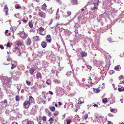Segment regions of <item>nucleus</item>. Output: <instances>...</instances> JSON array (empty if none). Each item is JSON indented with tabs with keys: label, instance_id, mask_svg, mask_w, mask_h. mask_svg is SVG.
Returning <instances> with one entry per match:
<instances>
[{
	"label": "nucleus",
	"instance_id": "nucleus-1",
	"mask_svg": "<svg viewBox=\"0 0 124 124\" xmlns=\"http://www.w3.org/2000/svg\"><path fill=\"white\" fill-rule=\"evenodd\" d=\"M56 93L57 96H62L64 93V89L61 87H57L56 88Z\"/></svg>",
	"mask_w": 124,
	"mask_h": 124
},
{
	"label": "nucleus",
	"instance_id": "nucleus-2",
	"mask_svg": "<svg viewBox=\"0 0 124 124\" xmlns=\"http://www.w3.org/2000/svg\"><path fill=\"white\" fill-rule=\"evenodd\" d=\"M1 80L3 85H6L7 86L10 83V80L6 76L3 77Z\"/></svg>",
	"mask_w": 124,
	"mask_h": 124
},
{
	"label": "nucleus",
	"instance_id": "nucleus-3",
	"mask_svg": "<svg viewBox=\"0 0 124 124\" xmlns=\"http://www.w3.org/2000/svg\"><path fill=\"white\" fill-rule=\"evenodd\" d=\"M19 36L22 39L24 40L27 37L28 35L24 31H20L18 33Z\"/></svg>",
	"mask_w": 124,
	"mask_h": 124
},
{
	"label": "nucleus",
	"instance_id": "nucleus-4",
	"mask_svg": "<svg viewBox=\"0 0 124 124\" xmlns=\"http://www.w3.org/2000/svg\"><path fill=\"white\" fill-rule=\"evenodd\" d=\"M95 119L97 120V121L99 123L103 122V121L104 119L103 117L101 116H95Z\"/></svg>",
	"mask_w": 124,
	"mask_h": 124
},
{
	"label": "nucleus",
	"instance_id": "nucleus-5",
	"mask_svg": "<svg viewBox=\"0 0 124 124\" xmlns=\"http://www.w3.org/2000/svg\"><path fill=\"white\" fill-rule=\"evenodd\" d=\"M38 15L40 17L43 18H45L46 17L45 14L40 9L39 10V11Z\"/></svg>",
	"mask_w": 124,
	"mask_h": 124
},
{
	"label": "nucleus",
	"instance_id": "nucleus-6",
	"mask_svg": "<svg viewBox=\"0 0 124 124\" xmlns=\"http://www.w3.org/2000/svg\"><path fill=\"white\" fill-rule=\"evenodd\" d=\"M37 106H34L33 107V108H32L31 110V114L33 115H34L37 112L36 110L35 109L36 107H37Z\"/></svg>",
	"mask_w": 124,
	"mask_h": 124
},
{
	"label": "nucleus",
	"instance_id": "nucleus-7",
	"mask_svg": "<svg viewBox=\"0 0 124 124\" xmlns=\"http://www.w3.org/2000/svg\"><path fill=\"white\" fill-rule=\"evenodd\" d=\"M30 105L31 104L28 101H25L23 103L24 107L26 108H28Z\"/></svg>",
	"mask_w": 124,
	"mask_h": 124
},
{
	"label": "nucleus",
	"instance_id": "nucleus-8",
	"mask_svg": "<svg viewBox=\"0 0 124 124\" xmlns=\"http://www.w3.org/2000/svg\"><path fill=\"white\" fill-rule=\"evenodd\" d=\"M28 101L31 104V103H34V100L33 97L31 96H29V100Z\"/></svg>",
	"mask_w": 124,
	"mask_h": 124
},
{
	"label": "nucleus",
	"instance_id": "nucleus-9",
	"mask_svg": "<svg viewBox=\"0 0 124 124\" xmlns=\"http://www.w3.org/2000/svg\"><path fill=\"white\" fill-rule=\"evenodd\" d=\"M94 65L98 67H99L101 64V62L97 61H94Z\"/></svg>",
	"mask_w": 124,
	"mask_h": 124
},
{
	"label": "nucleus",
	"instance_id": "nucleus-10",
	"mask_svg": "<svg viewBox=\"0 0 124 124\" xmlns=\"http://www.w3.org/2000/svg\"><path fill=\"white\" fill-rule=\"evenodd\" d=\"M12 67L11 68V69H13L14 68H15L16 67V65H17V63L16 62V61L15 62L14 61H13L11 63Z\"/></svg>",
	"mask_w": 124,
	"mask_h": 124
},
{
	"label": "nucleus",
	"instance_id": "nucleus-11",
	"mask_svg": "<svg viewBox=\"0 0 124 124\" xmlns=\"http://www.w3.org/2000/svg\"><path fill=\"white\" fill-rule=\"evenodd\" d=\"M80 118L78 115H76L75 116V118L74 119V121L75 122H77L79 121L80 120Z\"/></svg>",
	"mask_w": 124,
	"mask_h": 124
},
{
	"label": "nucleus",
	"instance_id": "nucleus-12",
	"mask_svg": "<svg viewBox=\"0 0 124 124\" xmlns=\"http://www.w3.org/2000/svg\"><path fill=\"white\" fill-rule=\"evenodd\" d=\"M23 122L25 123L26 124H34L32 121L28 120V119H26L23 121Z\"/></svg>",
	"mask_w": 124,
	"mask_h": 124
},
{
	"label": "nucleus",
	"instance_id": "nucleus-13",
	"mask_svg": "<svg viewBox=\"0 0 124 124\" xmlns=\"http://www.w3.org/2000/svg\"><path fill=\"white\" fill-rule=\"evenodd\" d=\"M99 0H92V2L94 6H97L98 5L99 3Z\"/></svg>",
	"mask_w": 124,
	"mask_h": 124
},
{
	"label": "nucleus",
	"instance_id": "nucleus-14",
	"mask_svg": "<svg viewBox=\"0 0 124 124\" xmlns=\"http://www.w3.org/2000/svg\"><path fill=\"white\" fill-rule=\"evenodd\" d=\"M31 40L30 39H27L26 41V45L27 46H30L31 43Z\"/></svg>",
	"mask_w": 124,
	"mask_h": 124
},
{
	"label": "nucleus",
	"instance_id": "nucleus-15",
	"mask_svg": "<svg viewBox=\"0 0 124 124\" xmlns=\"http://www.w3.org/2000/svg\"><path fill=\"white\" fill-rule=\"evenodd\" d=\"M84 102V99L82 97H81L80 98H79V99L78 100V103L79 104L83 103Z\"/></svg>",
	"mask_w": 124,
	"mask_h": 124
},
{
	"label": "nucleus",
	"instance_id": "nucleus-16",
	"mask_svg": "<svg viewBox=\"0 0 124 124\" xmlns=\"http://www.w3.org/2000/svg\"><path fill=\"white\" fill-rule=\"evenodd\" d=\"M84 42H85L86 43H87L90 42L91 43L92 42V40L91 39L87 38L84 40Z\"/></svg>",
	"mask_w": 124,
	"mask_h": 124
},
{
	"label": "nucleus",
	"instance_id": "nucleus-17",
	"mask_svg": "<svg viewBox=\"0 0 124 124\" xmlns=\"http://www.w3.org/2000/svg\"><path fill=\"white\" fill-rule=\"evenodd\" d=\"M70 2L73 5L78 4V2L77 0H70Z\"/></svg>",
	"mask_w": 124,
	"mask_h": 124
},
{
	"label": "nucleus",
	"instance_id": "nucleus-18",
	"mask_svg": "<svg viewBox=\"0 0 124 124\" xmlns=\"http://www.w3.org/2000/svg\"><path fill=\"white\" fill-rule=\"evenodd\" d=\"M53 82L55 84H57L61 83L60 81L57 79H54L53 81Z\"/></svg>",
	"mask_w": 124,
	"mask_h": 124
},
{
	"label": "nucleus",
	"instance_id": "nucleus-19",
	"mask_svg": "<svg viewBox=\"0 0 124 124\" xmlns=\"http://www.w3.org/2000/svg\"><path fill=\"white\" fill-rule=\"evenodd\" d=\"M80 54L82 57L86 56L87 55V53L83 51L81 52Z\"/></svg>",
	"mask_w": 124,
	"mask_h": 124
},
{
	"label": "nucleus",
	"instance_id": "nucleus-20",
	"mask_svg": "<svg viewBox=\"0 0 124 124\" xmlns=\"http://www.w3.org/2000/svg\"><path fill=\"white\" fill-rule=\"evenodd\" d=\"M36 76L37 79L42 78V75L39 72H38L36 74Z\"/></svg>",
	"mask_w": 124,
	"mask_h": 124
},
{
	"label": "nucleus",
	"instance_id": "nucleus-21",
	"mask_svg": "<svg viewBox=\"0 0 124 124\" xmlns=\"http://www.w3.org/2000/svg\"><path fill=\"white\" fill-rule=\"evenodd\" d=\"M35 69H34L33 68H31L29 70V72L31 74V75H32L33 73L35 71Z\"/></svg>",
	"mask_w": 124,
	"mask_h": 124
},
{
	"label": "nucleus",
	"instance_id": "nucleus-22",
	"mask_svg": "<svg viewBox=\"0 0 124 124\" xmlns=\"http://www.w3.org/2000/svg\"><path fill=\"white\" fill-rule=\"evenodd\" d=\"M65 120L66 121L67 124H70V123L72 122L71 119L67 118L65 119Z\"/></svg>",
	"mask_w": 124,
	"mask_h": 124
},
{
	"label": "nucleus",
	"instance_id": "nucleus-23",
	"mask_svg": "<svg viewBox=\"0 0 124 124\" xmlns=\"http://www.w3.org/2000/svg\"><path fill=\"white\" fill-rule=\"evenodd\" d=\"M120 69L121 67L119 65H118L116 66L114 68L115 70L117 71L120 70Z\"/></svg>",
	"mask_w": 124,
	"mask_h": 124
},
{
	"label": "nucleus",
	"instance_id": "nucleus-24",
	"mask_svg": "<svg viewBox=\"0 0 124 124\" xmlns=\"http://www.w3.org/2000/svg\"><path fill=\"white\" fill-rule=\"evenodd\" d=\"M41 45L42 46L43 48H45L46 47L47 44L45 42L43 41L42 42Z\"/></svg>",
	"mask_w": 124,
	"mask_h": 124
},
{
	"label": "nucleus",
	"instance_id": "nucleus-25",
	"mask_svg": "<svg viewBox=\"0 0 124 124\" xmlns=\"http://www.w3.org/2000/svg\"><path fill=\"white\" fill-rule=\"evenodd\" d=\"M109 99L111 101V103H113L115 101V98L114 97H112Z\"/></svg>",
	"mask_w": 124,
	"mask_h": 124
},
{
	"label": "nucleus",
	"instance_id": "nucleus-26",
	"mask_svg": "<svg viewBox=\"0 0 124 124\" xmlns=\"http://www.w3.org/2000/svg\"><path fill=\"white\" fill-rule=\"evenodd\" d=\"M46 6L45 3L44 4L42 7V9L43 10H45L46 9Z\"/></svg>",
	"mask_w": 124,
	"mask_h": 124
},
{
	"label": "nucleus",
	"instance_id": "nucleus-27",
	"mask_svg": "<svg viewBox=\"0 0 124 124\" xmlns=\"http://www.w3.org/2000/svg\"><path fill=\"white\" fill-rule=\"evenodd\" d=\"M22 42L19 41L17 42L16 45L17 46H19L22 45Z\"/></svg>",
	"mask_w": 124,
	"mask_h": 124
},
{
	"label": "nucleus",
	"instance_id": "nucleus-28",
	"mask_svg": "<svg viewBox=\"0 0 124 124\" xmlns=\"http://www.w3.org/2000/svg\"><path fill=\"white\" fill-rule=\"evenodd\" d=\"M15 17L19 19H20L21 18V16H20L19 14V13H17L14 16Z\"/></svg>",
	"mask_w": 124,
	"mask_h": 124
},
{
	"label": "nucleus",
	"instance_id": "nucleus-29",
	"mask_svg": "<svg viewBox=\"0 0 124 124\" xmlns=\"http://www.w3.org/2000/svg\"><path fill=\"white\" fill-rule=\"evenodd\" d=\"M74 78L75 81H76L77 84L78 85H79L80 86H81V84H80V83L79 82V81L76 78L74 77Z\"/></svg>",
	"mask_w": 124,
	"mask_h": 124
},
{
	"label": "nucleus",
	"instance_id": "nucleus-30",
	"mask_svg": "<svg viewBox=\"0 0 124 124\" xmlns=\"http://www.w3.org/2000/svg\"><path fill=\"white\" fill-rule=\"evenodd\" d=\"M88 117V114H86L84 115L83 116V119L86 120L87 118Z\"/></svg>",
	"mask_w": 124,
	"mask_h": 124
},
{
	"label": "nucleus",
	"instance_id": "nucleus-31",
	"mask_svg": "<svg viewBox=\"0 0 124 124\" xmlns=\"http://www.w3.org/2000/svg\"><path fill=\"white\" fill-rule=\"evenodd\" d=\"M50 109L52 111H54L55 109V107L54 106L50 107Z\"/></svg>",
	"mask_w": 124,
	"mask_h": 124
},
{
	"label": "nucleus",
	"instance_id": "nucleus-32",
	"mask_svg": "<svg viewBox=\"0 0 124 124\" xmlns=\"http://www.w3.org/2000/svg\"><path fill=\"white\" fill-rule=\"evenodd\" d=\"M118 90L119 92L124 91V87H121L120 88H119Z\"/></svg>",
	"mask_w": 124,
	"mask_h": 124
},
{
	"label": "nucleus",
	"instance_id": "nucleus-33",
	"mask_svg": "<svg viewBox=\"0 0 124 124\" xmlns=\"http://www.w3.org/2000/svg\"><path fill=\"white\" fill-rule=\"evenodd\" d=\"M4 103L5 104V107L6 106H8V104L7 103V101L6 99H5L4 101Z\"/></svg>",
	"mask_w": 124,
	"mask_h": 124
},
{
	"label": "nucleus",
	"instance_id": "nucleus-34",
	"mask_svg": "<svg viewBox=\"0 0 124 124\" xmlns=\"http://www.w3.org/2000/svg\"><path fill=\"white\" fill-rule=\"evenodd\" d=\"M102 101L103 103H106L108 102V101L107 100V99L106 98H105L103 99L102 100Z\"/></svg>",
	"mask_w": 124,
	"mask_h": 124
},
{
	"label": "nucleus",
	"instance_id": "nucleus-35",
	"mask_svg": "<svg viewBox=\"0 0 124 124\" xmlns=\"http://www.w3.org/2000/svg\"><path fill=\"white\" fill-rule=\"evenodd\" d=\"M49 120L50 121V124H52L53 122L54 119L52 118H50Z\"/></svg>",
	"mask_w": 124,
	"mask_h": 124
},
{
	"label": "nucleus",
	"instance_id": "nucleus-36",
	"mask_svg": "<svg viewBox=\"0 0 124 124\" xmlns=\"http://www.w3.org/2000/svg\"><path fill=\"white\" fill-rule=\"evenodd\" d=\"M21 85H18L17 86V89L18 91V92L19 91L20 89H21Z\"/></svg>",
	"mask_w": 124,
	"mask_h": 124
},
{
	"label": "nucleus",
	"instance_id": "nucleus-37",
	"mask_svg": "<svg viewBox=\"0 0 124 124\" xmlns=\"http://www.w3.org/2000/svg\"><path fill=\"white\" fill-rule=\"evenodd\" d=\"M46 83L48 85H50L51 83V81L50 80L48 79L46 82Z\"/></svg>",
	"mask_w": 124,
	"mask_h": 124
},
{
	"label": "nucleus",
	"instance_id": "nucleus-38",
	"mask_svg": "<svg viewBox=\"0 0 124 124\" xmlns=\"http://www.w3.org/2000/svg\"><path fill=\"white\" fill-rule=\"evenodd\" d=\"M110 111L111 112L114 113H116L117 112L116 110L115 109H111Z\"/></svg>",
	"mask_w": 124,
	"mask_h": 124
},
{
	"label": "nucleus",
	"instance_id": "nucleus-39",
	"mask_svg": "<svg viewBox=\"0 0 124 124\" xmlns=\"http://www.w3.org/2000/svg\"><path fill=\"white\" fill-rule=\"evenodd\" d=\"M46 41L48 43H50L51 42L52 39L51 38L48 39L46 38Z\"/></svg>",
	"mask_w": 124,
	"mask_h": 124
},
{
	"label": "nucleus",
	"instance_id": "nucleus-40",
	"mask_svg": "<svg viewBox=\"0 0 124 124\" xmlns=\"http://www.w3.org/2000/svg\"><path fill=\"white\" fill-rule=\"evenodd\" d=\"M44 53H43L42 51H41L38 52V54L39 56H41L42 55H43Z\"/></svg>",
	"mask_w": 124,
	"mask_h": 124
},
{
	"label": "nucleus",
	"instance_id": "nucleus-41",
	"mask_svg": "<svg viewBox=\"0 0 124 124\" xmlns=\"http://www.w3.org/2000/svg\"><path fill=\"white\" fill-rule=\"evenodd\" d=\"M29 25L31 28L33 27V24L31 22H29Z\"/></svg>",
	"mask_w": 124,
	"mask_h": 124
},
{
	"label": "nucleus",
	"instance_id": "nucleus-42",
	"mask_svg": "<svg viewBox=\"0 0 124 124\" xmlns=\"http://www.w3.org/2000/svg\"><path fill=\"white\" fill-rule=\"evenodd\" d=\"M69 84L70 85L72 86H73L74 84V83L73 82L71 81H70L69 82Z\"/></svg>",
	"mask_w": 124,
	"mask_h": 124
},
{
	"label": "nucleus",
	"instance_id": "nucleus-43",
	"mask_svg": "<svg viewBox=\"0 0 124 124\" xmlns=\"http://www.w3.org/2000/svg\"><path fill=\"white\" fill-rule=\"evenodd\" d=\"M61 0H56V1L57 3H58L60 5L62 3V2L61 1Z\"/></svg>",
	"mask_w": 124,
	"mask_h": 124
},
{
	"label": "nucleus",
	"instance_id": "nucleus-44",
	"mask_svg": "<svg viewBox=\"0 0 124 124\" xmlns=\"http://www.w3.org/2000/svg\"><path fill=\"white\" fill-rule=\"evenodd\" d=\"M11 29L12 30V31H13V32H14L15 30H16V28L15 27H12L11 28Z\"/></svg>",
	"mask_w": 124,
	"mask_h": 124
},
{
	"label": "nucleus",
	"instance_id": "nucleus-45",
	"mask_svg": "<svg viewBox=\"0 0 124 124\" xmlns=\"http://www.w3.org/2000/svg\"><path fill=\"white\" fill-rule=\"evenodd\" d=\"M33 38L35 39L36 38L37 39L36 40L37 41H39V36H35L33 37Z\"/></svg>",
	"mask_w": 124,
	"mask_h": 124
},
{
	"label": "nucleus",
	"instance_id": "nucleus-46",
	"mask_svg": "<svg viewBox=\"0 0 124 124\" xmlns=\"http://www.w3.org/2000/svg\"><path fill=\"white\" fill-rule=\"evenodd\" d=\"M96 6H94V7H92L91 9L92 10H94L95 9H97L98 8L97 7H96Z\"/></svg>",
	"mask_w": 124,
	"mask_h": 124
},
{
	"label": "nucleus",
	"instance_id": "nucleus-47",
	"mask_svg": "<svg viewBox=\"0 0 124 124\" xmlns=\"http://www.w3.org/2000/svg\"><path fill=\"white\" fill-rule=\"evenodd\" d=\"M20 97L19 96H17L16 97V99L17 101H18L19 100Z\"/></svg>",
	"mask_w": 124,
	"mask_h": 124
},
{
	"label": "nucleus",
	"instance_id": "nucleus-48",
	"mask_svg": "<svg viewBox=\"0 0 124 124\" xmlns=\"http://www.w3.org/2000/svg\"><path fill=\"white\" fill-rule=\"evenodd\" d=\"M39 29L40 31H44V28L42 27H40Z\"/></svg>",
	"mask_w": 124,
	"mask_h": 124
},
{
	"label": "nucleus",
	"instance_id": "nucleus-49",
	"mask_svg": "<svg viewBox=\"0 0 124 124\" xmlns=\"http://www.w3.org/2000/svg\"><path fill=\"white\" fill-rule=\"evenodd\" d=\"M4 11L5 12V14L6 15H8V9H4Z\"/></svg>",
	"mask_w": 124,
	"mask_h": 124
},
{
	"label": "nucleus",
	"instance_id": "nucleus-50",
	"mask_svg": "<svg viewBox=\"0 0 124 124\" xmlns=\"http://www.w3.org/2000/svg\"><path fill=\"white\" fill-rule=\"evenodd\" d=\"M26 83L28 85H31V82L29 81H26Z\"/></svg>",
	"mask_w": 124,
	"mask_h": 124
},
{
	"label": "nucleus",
	"instance_id": "nucleus-51",
	"mask_svg": "<svg viewBox=\"0 0 124 124\" xmlns=\"http://www.w3.org/2000/svg\"><path fill=\"white\" fill-rule=\"evenodd\" d=\"M67 33H68L69 35H70L71 34L70 31L68 30H67V31H65V33L66 34H67Z\"/></svg>",
	"mask_w": 124,
	"mask_h": 124
},
{
	"label": "nucleus",
	"instance_id": "nucleus-52",
	"mask_svg": "<svg viewBox=\"0 0 124 124\" xmlns=\"http://www.w3.org/2000/svg\"><path fill=\"white\" fill-rule=\"evenodd\" d=\"M42 120L44 121H46V116H44L42 118Z\"/></svg>",
	"mask_w": 124,
	"mask_h": 124
},
{
	"label": "nucleus",
	"instance_id": "nucleus-53",
	"mask_svg": "<svg viewBox=\"0 0 124 124\" xmlns=\"http://www.w3.org/2000/svg\"><path fill=\"white\" fill-rule=\"evenodd\" d=\"M108 40L109 42H111L112 41V39L111 38H109L107 39Z\"/></svg>",
	"mask_w": 124,
	"mask_h": 124
},
{
	"label": "nucleus",
	"instance_id": "nucleus-54",
	"mask_svg": "<svg viewBox=\"0 0 124 124\" xmlns=\"http://www.w3.org/2000/svg\"><path fill=\"white\" fill-rule=\"evenodd\" d=\"M46 38L47 39H50L51 38V36L50 35L48 34L46 37Z\"/></svg>",
	"mask_w": 124,
	"mask_h": 124
},
{
	"label": "nucleus",
	"instance_id": "nucleus-55",
	"mask_svg": "<svg viewBox=\"0 0 124 124\" xmlns=\"http://www.w3.org/2000/svg\"><path fill=\"white\" fill-rule=\"evenodd\" d=\"M21 7L20 6H17L16 5H15V8L16 9H19V8H21Z\"/></svg>",
	"mask_w": 124,
	"mask_h": 124
},
{
	"label": "nucleus",
	"instance_id": "nucleus-56",
	"mask_svg": "<svg viewBox=\"0 0 124 124\" xmlns=\"http://www.w3.org/2000/svg\"><path fill=\"white\" fill-rule=\"evenodd\" d=\"M67 13L68 15V16H69L71 15V12L70 11H68L67 12Z\"/></svg>",
	"mask_w": 124,
	"mask_h": 124
},
{
	"label": "nucleus",
	"instance_id": "nucleus-57",
	"mask_svg": "<svg viewBox=\"0 0 124 124\" xmlns=\"http://www.w3.org/2000/svg\"><path fill=\"white\" fill-rule=\"evenodd\" d=\"M48 116L49 117H51L52 116L51 113L50 112H48Z\"/></svg>",
	"mask_w": 124,
	"mask_h": 124
},
{
	"label": "nucleus",
	"instance_id": "nucleus-58",
	"mask_svg": "<svg viewBox=\"0 0 124 124\" xmlns=\"http://www.w3.org/2000/svg\"><path fill=\"white\" fill-rule=\"evenodd\" d=\"M50 22L49 23V25H51L52 24V22L53 21V20L52 18L50 20Z\"/></svg>",
	"mask_w": 124,
	"mask_h": 124
},
{
	"label": "nucleus",
	"instance_id": "nucleus-59",
	"mask_svg": "<svg viewBox=\"0 0 124 124\" xmlns=\"http://www.w3.org/2000/svg\"><path fill=\"white\" fill-rule=\"evenodd\" d=\"M7 46L8 47H10L11 46L10 45L9 43H8L7 45Z\"/></svg>",
	"mask_w": 124,
	"mask_h": 124
},
{
	"label": "nucleus",
	"instance_id": "nucleus-60",
	"mask_svg": "<svg viewBox=\"0 0 124 124\" xmlns=\"http://www.w3.org/2000/svg\"><path fill=\"white\" fill-rule=\"evenodd\" d=\"M8 9V7L7 5H5L4 7V9Z\"/></svg>",
	"mask_w": 124,
	"mask_h": 124
},
{
	"label": "nucleus",
	"instance_id": "nucleus-61",
	"mask_svg": "<svg viewBox=\"0 0 124 124\" xmlns=\"http://www.w3.org/2000/svg\"><path fill=\"white\" fill-rule=\"evenodd\" d=\"M0 48L1 49H3L4 48V47L3 45H0Z\"/></svg>",
	"mask_w": 124,
	"mask_h": 124
},
{
	"label": "nucleus",
	"instance_id": "nucleus-62",
	"mask_svg": "<svg viewBox=\"0 0 124 124\" xmlns=\"http://www.w3.org/2000/svg\"><path fill=\"white\" fill-rule=\"evenodd\" d=\"M49 93L51 95H53V93L51 91H49Z\"/></svg>",
	"mask_w": 124,
	"mask_h": 124
},
{
	"label": "nucleus",
	"instance_id": "nucleus-63",
	"mask_svg": "<svg viewBox=\"0 0 124 124\" xmlns=\"http://www.w3.org/2000/svg\"><path fill=\"white\" fill-rule=\"evenodd\" d=\"M87 68L91 70V66L89 65H87Z\"/></svg>",
	"mask_w": 124,
	"mask_h": 124
},
{
	"label": "nucleus",
	"instance_id": "nucleus-64",
	"mask_svg": "<svg viewBox=\"0 0 124 124\" xmlns=\"http://www.w3.org/2000/svg\"><path fill=\"white\" fill-rule=\"evenodd\" d=\"M108 124H113V123L111 122L110 121H108Z\"/></svg>",
	"mask_w": 124,
	"mask_h": 124
}]
</instances>
